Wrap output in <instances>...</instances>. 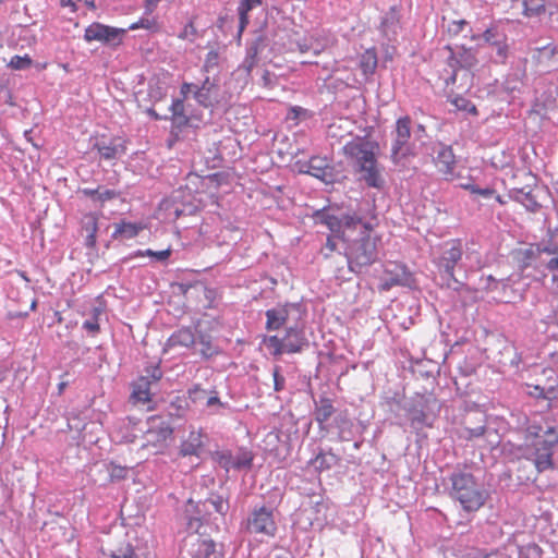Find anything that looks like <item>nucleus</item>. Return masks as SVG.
Segmentation results:
<instances>
[{
	"label": "nucleus",
	"instance_id": "f257e3e1",
	"mask_svg": "<svg viewBox=\"0 0 558 558\" xmlns=\"http://www.w3.org/2000/svg\"><path fill=\"white\" fill-rule=\"evenodd\" d=\"M527 435L533 438V452L527 460H531L535 466V472L525 473L527 465H521L518 469V480L521 483L535 482L537 475L547 470H553L554 448L558 444V426L531 425L527 428Z\"/></svg>",
	"mask_w": 558,
	"mask_h": 558
},
{
	"label": "nucleus",
	"instance_id": "f03ea898",
	"mask_svg": "<svg viewBox=\"0 0 558 558\" xmlns=\"http://www.w3.org/2000/svg\"><path fill=\"white\" fill-rule=\"evenodd\" d=\"M378 151L377 142L363 137L350 141L343 146V154L353 161L356 172L361 174V180L374 189H381L385 183L376 158Z\"/></svg>",
	"mask_w": 558,
	"mask_h": 558
},
{
	"label": "nucleus",
	"instance_id": "7ed1b4c3",
	"mask_svg": "<svg viewBox=\"0 0 558 558\" xmlns=\"http://www.w3.org/2000/svg\"><path fill=\"white\" fill-rule=\"evenodd\" d=\"M449 480V495L464 511L476 512L485 505L487 493L472 473L456 472Z\"/></svg>",
	"mask_w": 558,
	"mask_h": 558
},
{
	"label": "nucleus",
	"instance_id": "20e7f679",
	"mask_svg": "<svg viewBox=\"0 0 558 558\" xmlns=\"http://www.w3.org/2000/svg\"><path fill=\"white\" fill-rule=\"evenodd\" d=\"M363 228L359 239L353 240L347 248L345 257L349 268L359 271L362 267L369 266L377 259V244L379 239L374 236L368 223L362 221Z\"/></svg>",
	"mask_w": 558,
	"mask_h": 558
},
{
	"label": "nucleus",
	"instance_id": "39448f33",
	"mask_svg": "<svg viewBox=\"0 0 558 558\" xmlns=\"http://www.w3.org/2000/svg\"><path fill=\"white\" fill-rule=\"evenodd\" d=\"M147 426L143 436L142 447L153 454L163 453L172 440V427L159 415L150 416L147 421Z\"/></svg>",
	"mask_w": 558,
	"mask_h": 558
},
{
	"label": "nucleus",
	"instance_id": "423d86ee",
	"mask_svg": "<svg viewBox=\"0 0 558 558\" xmlns=\"http://www.w3.org/2000/svg\"><path fill=\"white\" fill-rule=\"evenodd\" d=\"M263 343L274 356H280L283 353L300 352L305 340L301 330L295 327H289L286 329L283 338H279L278 336H267L264 337Z\"/></svg>",
	"mask_w": 558,
	"mask_h": 558
},
{
	"label": "nucleus",
	"instance_id": "0eeeda50",
	"mask_svg": "<svg viewBox=\"0 0 558 558\" xmlns=\"http://www.w3.org/2000/svg\"><path fill=\"white\" fill-rule=\"evenodd\" d=\"M245 529L251 534L274 537L277 533L274 511L265 506L255 508L246 520Z\"/></svg>",
	"mask_w": 558,
	"mask_h": 558
},
{
	"label": "nucleus",
	"instance_id": "6e6552de",
	"mask_svg": "<svg viewBox=\"0 0 558 558\" xmlns=\"http://www.w3.org/2000/svg\"><path fill=\"white\" fill-rule=\"evenodd\" d=\"M411 125L412 120L409 116L401 117L396 122L391 145V160L395 163L412 154L410 149Z\"/></svg>",
	"mask_w": 558,
	"mask_h": 558
},
{
	"label": "nucleus",
	"instance_id": "1a4fd4ad",
	"mask_svg": "<svg viewBox=\"0 0 558 558\" xmlns=\"http://www.w3.org/2000/svg\"><path fill=\"white\" fill-rule=\"evenodd\" d=\"M126 31L125 28L112 27L94 22L85 28L84 39L87 43L99 41L106 45L118 46L122 44Z\"/></svg>",
	"mask_w": 558,
	"mask_h": 558
},
{
	"label": "nucleus",
	"instance_id": "9d476101",
	"mask_svg": "<svg viewBox=\"0 0 558 558\" xmlns=\"http://www.w3.org/2000/svg\"><path fill=\"white\" fill-rule=\"evenodd\" d=\"M316 218L327 226L332 233H342L343 240L345 230L355 229L359 225H362V219L360 217L345 215L342 218H339L327 210L317 211Z\"/></svg>",
	"mask_w": 558,
	"mask_h": 558
},
{
	"label": "nucleus",
	"instance_id": "9b49d317",
	"mask_svg": "<svg viewBox=\"0 0 558 558\" xmlns=\"http://www.w3.org/2000/svg\"><path fill=\"white\" fill-rule=\"evenodd\" d=\"M448 248L444 251L436 265L449 278L454 279L456 265L461 260L463 248L460 240H451L447 243Z\"/></svg>",
	"mask_w": 558,
	"mask_h": 558
},
{
	"label": "nucleus",
	"instance_id": "f8f14e48",
	"mask_svg": "<svg viewBox=\"0 0 558 558\" xmlns=\"http://www.w3.org/2000/svg\"><path fill=\"white\" fill-rule=\"evenodd\" d=\"M435 166L445 180L453 181L457 178V159L450 146L439 148L435 158Z\"/></svg>",
	"mask_w": 558,
	"mask_h": 558
},
{
	"label": "nucleus",
	"instance_id": "ddd939ff",
	"mask_svg": "<svg viewBox=\"0 0 558 558\" xmlns=\"http://www.w3.org/2000/svg\"><path fill=\"white\" fill-rule=\"evenodd\" d=\"M296 165L301 173H308L320 180H325L330 174L328 161L324 157L313 156L308 161H298Z\"/></svg>",
	"mask_w": 558,
	"mask_h": 558
},
{
	"label": "nucleus",
	"instance_id": "4468645a",
	"mask_svg": "<svg viewBox=\"0 0 558 558\" xmlns=\"http://www.w3.org/2000/svg\"><path fill=\"white\" fill-rule=\"evenodd\" d=\"M192 549L189 554L192 558H220L221 553L217 550L216 544L211 539H202L201 536H192Z\"/></svg>",
	"mask_w": 558,
	"mask_h": 558
},
{
	"label": "nucleus",
	"instance_id": "2eb2a0df",
	"mask_svg": "<svg viewBox=\"0 0 558 558\" xmlns=\"http://www.w3.org/2000/svg\"><path fill=\"white\" fill-rule=\"evenodd\" d=\"M99 217L95 213L85 214L81 220V232L85 239V246L95 250L97 244Z\"/></svg>",
	"mask_w": 558,
	"mask_h": 558
},
{
	"label": "nucleus",
	"instance_id": "dca6fc26",
	"mask_svg": "<svg viewBox=\"0 0 558 558\" xmlns=\"http://www.w3.org/2000/svg\"><path fill=\"white\" fill-rule=\"evenodd\" d=\"M189 399L193 403H202L205 404L207 408L213 407H223V403L220 401L218 397L217 390H210L207 391L206 389L202 388L201 385L196 384L192 388L187 390Z\"/></svg>",
	"mask_w": 558,
	"mask_h": 558
},
{
	"label": "nucleus",
	"instance_id": "f3484780",
	"mask_svg": "<svg viewBox=\"0 0 558 558\" xmlns=\"http://www.w3.org/2000/svg\"><path fill=\"white\" fill-rule=\"evenodd\" d=\"M204 448V434L201 430H192L181 442L180 454L183 457H199Z\"/></svg>",
	"mask_w": 558,
	"mask_h": 558
},
{
	"label": "nucleus",
	"instance_id": "a211bd4d",
	"mask_svg": "<svg viewBox=\"0 0 558 558\" xmlns=\"http://www.w3.org/2000/svg\"><path fill=\"white\" fill-rule=\"evenodd\" d=\"M292 306L289 304L279 305L277 307L267 310L266 315V325L265 328L268 331L278 330L283 327L288 320L289 312Z\"/></svg>",
	"mask_w": 558,
	"mask_h": 558
},
{
	"label": "nucleus",
	"instance_id": "6ab92c4d",
	"mask_svg": "<svg viewBox=\"0 0 558 558\" xmlns=\"http://www.w3.org/2000/svg\"><path fill=\"white\" fill-rule=\"evenodd\" d=\"M543 252H550L548 248H542L538 244H531L525 248H519L514 252V258L519 267L524 270L531 266L532 262L537 259Z\"/></svg>",
	"mask_w": 558,
	"mask_h": 558
},
{
	"label": "nucleus",
	"instance_id": "aec40b11",
	"mask_svg": "<svg viewBox=\"0 0 558 558\" xmlns=\"http://www.w3.org/2000/svg\"><path fill=\"white\" fill-rule=\"evenodd\" d=\"M94 148L99 153L101 158L112 160L125 153V146L118 138H112L109 142H97Z\"/></svg>",
	"mask_w": 558,
	"mask_h": 558
},
{
	"label": "nucleus",
	"instance_id": "412c9836",
	"mask_svg": "<svg viewBox=\"0 0 558 558\" xmlns=\"http://www.w3.org/2000/svg\"><path fill=\"white\" fill-rule=\"evenodd\" d=\"M146 225L143 222H131L126 220H121L114 223V231L112 233L113 239H133L140 234Z\"/></svg>",
	"mask_w": 558,
	"mask_h": 558
},
{
	"label": "nucleus",
	"instance_id": "4be33fe9",
	"mask_svg": "<svg viewBox=\"0 0 558 558\" xmlns=\"http://www.w3.org/2000/svg\"><path fill=\"white\" fill-rule=\"evenodd\" d=\"M216 90L215 83L210 82L209 77H206L201 87H196L194 97L201 106L206 108L215 107L218 105V100L213 97Z\"/></svg>",
	"mask_w": 558,
	"mask_h": 558
},
{
	"label": "nucleus",
	"instance_id": "5701e85b",
	"mask_svg": "<svg viewBox=\"0 0 558 558\" xmlns=\"http://www.w3.org/2000/svg\"><path fill=\"white\" fill-rule=\"evenodd\" d=\"M336 409L332 400L327 397H322L315 403L314 416L320 429H325V423L333 415Z\"/></svg>",
	"mask_w": 558,
	"mask_h": 558
},
{
	"label": "nucleus",
	"instance_id": "b1692460",
	"mask_svg": "<svg viewBox=\"0 0 558 558\" xmlns=\"http://www.w3.org/2000/svg\"><path fill=\"white\" fill-rule=\"evenodd\" d=\"M150 380L146 377H140L133 384V390L131 393V400L134 404L136 403H148L150 402Z\"/></svg>",
	"mask_w": 558,
	"mask_h": 558
},
{
	"label": "nucleus",
	"instance_id": "393cba45",
	"mask_svg": "<svg viewBox=\"0 0 558 558\" xmlns=\"http://www.w3.org/2000/svg\"><path fill=\"white\" fill-rule=\"evenodd\" d=\"M195 337L190 328H182L172 333L167 340L166 348L173 349L177 347L190 348L194 344Z\"/></svg>",
	"mask_w": 558,
	"mask_h": 558
},
{
	"label": "nucleus",
	"instance_id": "a878e982",
	"mask_svg": "<svg viewBox=\"0 0 558 558\" xmlns=\"http://www.w3.org/2000/svg\"><path fill=\"white\" fill-rule=\"evenodd\" d=\"M378 58L375 48L366 49L360 57L359 66L365 77L373 75L377 69Z\"/></svg>",
	"mask_w": 558,
	"mask_h": 558
},
{
	"label": "nucleus",
	"instance_id": "bb28decb",
	"mask_svg": "<svg viewBox=\"0 0 558 558\" xmlns=\"http://www.w3.org/2000/svg\"><path fill=\"white\" fill-rule=\"evenodd\" d=\"M263 4V0H241L238 7L239 13V28L240 33L244 31V28L250 23L248 13L253 9L260 7Z\"/></svg>",
	"mask_w": 558,
	"mask_h": 558
},
{
	"label": "nucleus",
	"instance_id": "cd10ccee",
	"mask_svg": "<svg viewBox=\"0 0 558 558\" xmlns=\"http://www.w3.org/2000/svg\"><path fill=\"white\" fill-rule=\"evenodd\" d=\"M400 17L399 12L395 7H391L381 20L380 28L385 36L390 34L396 35L399 27Z\"/></svg>",
	"mask_w": 558,
	"mask_h": 558
},
{
	"label": "nucleus",
	"instance_id": "c85d7f7f",
	"mask_svg": "<svg viewBox=\"0 0 558 558\" xmlns=\"http://www.w3.org/2000/svg\"><path fill=\"white\" fill-rule=\"evenodd\" d=\"M202 507V511H208L211 507L220 515H225L228 511V502L221 496H213L203 502L197 504V508Z\"/></svg>",
	"mask_w": 558,
	"mask_h": 558
},
{
	"label": "nucleus",
	"instance_id": "c756f323",
	"mask_svg": "<svg viewBox=\"0 0 558 558\" xmlns=\"http://www.w3.org/2000/svg\"><path fill=\"white\" fill-rule=\"evenodd\" d=\"M546 12V0H523V14L526 17H537Z\"/></svg>",
	"mask_w": 558,
	"mask_h": 558
},
{
	"label": "nucleus",
	"instance_id": "7c9ffc66",
	"mask_svg": "<svg viewBox=\"0 0 558 558\" xmlns=\"http://www.w3.org/2000/svg\"><path fill=\"white\" fill-rule=\"evenodd\" d=\"M475 63H476V59L470 50H463L459 54V58L452 56L449 59V65L451 68H454L456 65L459 64L461 68L469 70V69L473 68L475 65Z\"/></svg>",
	"mask_w": 558,
	"mask_h": 558
},
{
	"label": "nucleus",
	"instance_id": "2f4dec72",
	"mask_svg": "<svg viewBox=\"0 0 558 558\" xmlns=\"http://www.w3.org/2000/svg\"><path fill=\"white\" fill-rule=\"evenodd\" d=\"M211 458L226 471H229L232 468L234 469L233 456L229 450L215 451L211 453Z\"/></svg>",
	"mask_w": 558,
	"mask_h": 558
},
{
	"label": "nucleus",
	"instance_id": "473e14b6",
	"mask_svg": "<svg viewBox=\"0 0 558 558\" xmlns=\"http://www.w3.org/2000/svg\"><path fill=\"white\" fill-rule=\"evenodd\" d=\"M102 313V308L94 307L92 311V319L85 320L83 323V328L92 336L97 335L100 331V325L98 323V317Z\"/></svg>",
	"mask_w": 558,
	"mask_h": 558
},
{
	"label": "nucleus",
	"instance_id": "72a5a7b5",
	"mask_svg": "<svg viewBox=\"0 0 558 558\" xmlns=\"http://www.w3.org/2000/svg\"><path fill=\"white\" fill-rule=\"evenodd\" d=\"M450 102L460 111H465L473 116L477 114V109L474 104L462 96H454L450 99Z\"/></svg>",
	"mask_w": 558,
	"mask_h": 558
},
{
	"label": "nucleus",
	"instance_id": "f704fd0d",
	"mask_svg": "<svg viewBox=\"0 0 558 558\" xmlns=\"http://www.w3.org/2000/svg\"><path fill=\"white\" fill-rule=\"evenodd\" d=\"M108 473L111 482H118L128 477L129 469L116 463H110L108 465Z\"/></svg>",
	"mask_w": 558,
	"mask_h": 558
},
{
	"label": "nucleus",
	"instance_id": "c9c22d12",
	"mask_svg": "<svg viewBox=\"0 0 558 558\" xmlns=\"http://www.w3.org/2000/svg\"><path fill=\"white\" fill-rule=\"evenodd\" d=\"M253 453L248 450H243L233 457L234 469L247 468L250 469L253 463Z\"/></svg>",
	"mask_w": 558,
	"mask_h": 558
},
{
	"label": "nucleus",
	"instance_id": "e433bc0d",
	"mask_svg": "<svg viewBox=\"0 0 558 558\" xmlns=\"http://www.w3.org/2000/svg\"><path fill=\"white\" fill-rule=\"evenodd\" d=\"M518 198L529 210L535 211L541 207V204L536 201V195L533 190L526 193L520 192V196H518Z\"/></svg>",
	"mask_w": 558,
	"mask_h": 558
},
{
	"label": "nucleus",
	"instance_id": "4c0bfd02",
	"mask_svg": "<svg viewBox=\"0 0 558 558\" xmlns=\"http://www.w3.org/2000/svg\"><path fill=\"white\" fill-rule=\"evenodd\" d=\"M33 61L28 54L13 56L9 62V66L13 70H24L32 65Z\"/></svg>",
	"mask_w": 558,
	"mask_h": 558
},
{
	"label": "nucleus",
	"instance_id": "58836bf2",
	"mask_svg": "<svg viewBox=\"0 0 558 558\" xmlns=\"http://www.w3.org/2000/svg\"><path fill=\"white\" fill-rule=\"evenodd\" d=\"M462 187L472 194H477L482 197L489 198L496 194V191L490 187L481 189L474 184H463Z\"/></svg>",
	"mask_w": 558,
	"mask_h": 558
},
{
	"label": "nucleus",
	"instance_id": "ea45409f",
	"mask_svg": "<svg viewBox=\"0 0 558 558\" xmlns=\"http://www.w3.org/2000/svg\"><path fill=\"white\" fill-rule=\"evenodd\" d=\"M178 37L182 40L194 41L197 37V29L193 22H189L180 32Z\"/></svg>",
	"mask_w": 558,
	"mask_h": 558
},
{
	"label": "nucleus",
	"instance_id": "a19ab883",
	"mask_svg": "<svg viewBox=\"0 0 558 558\" xmlns=\"http://www.w3.org/2000/svg\"><path fill=\"white\" fill-rule=\"evenodd\" d=\"M305 117H307V110L302 107L294 106L289 109L287 120H291L294 122V125H298L300 119Z\"/></svg>",
	"mask_w": 558,
	"mask_h": 558
},
{
	"label": "nucleus",
	"instance_id": "79ce46f5",
	"mask_svg": "<svg viewBox=\"0 0 558 558\" xmlns=\"http://www.w3.org/2000/svg\"><path fill=\"white\" fill-rule=\"evenodd\" d=\"M206 521L205 517H190L187 520V531L194 534H199L203 522Z\"/></svg>",
	"mask_w": 558,
	"mask_h": 558
},
{
	"label": "nucleus",
	"instance_id": "37998d69",
	"mask_svg": "<svg viewBox=\"0 0 558 558\" xmlns=\"http://www.w3.org/2000/svg\"><path fill=\"white\" fill-rule=\"evenodd\" d=\"M110 558H138V556L134 548L131 545H128L124 549L112 551Z\"/></svg>",
	"mask_w": 558,
	"mask_h": 558
},
{
	"label": "nucleus",
	"instance_id": "c03bdc74",
	"mask_svg": "<svg viewBox=\"0 0 558 558\" xmlns=\"http://www.w3.org/2000/svg\"><path fill=\"white\" fill-rule=\"evenodd\" d=\"M336 238H337L336 235H330V236L327 238L326 244H325V246L322 250V253H323L325 258L330 257L331 254L333 252H336V250H337Z\"/></svg>",
	"mask_w": 558,
	"mask_h": 558
},
{
	"label": "nucleus",
	"instance_id": "a18cd8bd",
	"mask_svg": "<svg viewBox=\"0 0 558 558\" xmlns=\"http://www.w3.org/2000/svg\"><path fill=\"white\" fill-rule=\"evenodd\" d=\"M272 377H274V389L276 391L283 390L284 389L286 379L280 374V367L279 366H275L274 372H272Z\"/></svg>",
	"mask_w": 558,
	"mask_h": 558
},
{
	"label": "nucleus",
	"instance_id": "49530a36",
	"mask_svg": "<svg viewBox=\"0 0 558 558\" xmlns=\"http://www.w3.org/2000/svg\"><path fill=\"white\" fill-rule=\"evenodd\" d=\"M119 196V193L114 190L105 189L102 191L99 190L97 202L100 204L106 203L107 201L114 199Z\"/></svg>",
	"mask_w": 558,
	"mask_h": 558
},
{
	"label": "nucleus",
	"instance_id": "de8ad7c7",
	"mask_svg": "<svg viewBox=\"0 0 558 558\" xmlns=\"http://www.w3.org/2000/svg\"><path fill=\"white\" fill-rule=\"evenodd\" d=\"M184 100L183 99H175L173 100L171 105V112L174 117L178 118H184Z\"/></svg>",
	"mask_w": 558,
	"mask_h": 558
},
{
	"label": "nucleus",
	"instance_id": "09e8293b",
	"mask_svg": "<svg viewBox=\"0 0 558 558\" xmlns=\"http://www.w3.org/2000/svg\"><path fill=\"white\" fill-rule=\"evenodd\" d=\"M156 26V23L154 21H150L148 19H141L140 21L131 24L129 26V29L134 31L138 28H145V29H151Z\"/></svg>",
	"mask_w": 558,
	"mask_h": 558
},
{
	"label": "nucleus",
	"instance_id": "8fccbe9b",
	"mask_svg": "<svg viewBox=\"0 0 558 558\" xmlns=\"http://www.w3.org/2000/svg\"><path fill=\"white\" fill-rule=\"evenodd\" d=\"M485 433V428L483 426L476 428H466L463 433V437L468 440H472L474 438L483 436Z\"/></svg>",
	"mask_w": 558,
	"mask_h": 558
},
{
	"label": "nucleus",
	"instance_id": "3c124183",
	"mask_svg": "<svg viewBox=\"0 0 558 558\" xmlns=\"http://www.w3.org/2000/svg\"><path fill=\"white\" fill-rule=\"evenodd\" d=\"M426 421V414L423 411H413L411 415V424L414 427L423 425Z\"/></svg>",
	"mask_w": 558,
	"mask_h": 558
},
{
	"label": "nucleus",
	"instance_id": "603ef678",
	"mask_svg": "<svg viewBox=\"0 0 558 558\" xmlns=\"http://www.w3.org/2000/svg\"><path fill=\"white\" fill-rule=\"evenodd\" d=\"M474 558H511L508 554L502 550L496 549L487 554H481Z\"/></svg>",
	"mask_w": 558,
	"mask_h": 558
},
{
	"label": "nucleus",
	"instance_id": "864d4df0",
	"mask_svg": "<svg viewBox=\"0 0 558 558\" xmlns=\"http://www.w3.org/2000/svg\"><path fill=\"white\" fill-rule=\"evenodd\" d=\"M170 255H171V248L168 247L162 251H155L154 258H156L159 262H165L170 257Z\"/></svg>",
	"mask_w": 558,
	"mask_h": 558
},
{
	"label": "nucleus",
	"instance_id": "5fc2aeb1",
	"mask_svg": "<svg viewBox=\"0 0 558 558\" xmlns=\"http://www.w3.org/2000/svg\"><path fill=\"white\" fill-rule=\"evenodd\" d=\"M400 283V279L398 278H392L390 280H387V281H384L380 287H379V290L380 291H388L390 290L393 286H398Z\"/></svg>",
	"mask_w": 558,
	"mask_h": 558
},
{
	"label": "nucleus",
	"instance_id": "6e6d98bb",
	"mask_svg": "<svg viewBox=\"0 0 558 558\" xmlns=\"http://www.w3.org/2000/svg\"><path fill=\"white\" fill-rule=\"evenodd\" d=\"M217 59H218L217 52H215V51L208 52L206 60H205L204 68L207 70L209 66L216 64Z\"/></svg>",
	"mask_w": 558,
	"mask_h": 558
},
{
	"label": "nucleus",
	"instance_id": "4d7b16f0",
	"mask_svg": "<svg viewBox=\"0 0 558 558\" xmlns=\"http://www.w3.org/2000/svg\"><path fill=\"white\" fill-rule=\"evenodd\" d=\"M82 193L85 196L92 198L93 201H97L98 194H99V189H95V190L94 189H84V190H82Z\"/></svg>",
	"mask_w": 558,
	"mask_h": 558
},
{
	"label": "nucleus",
	"instance_id": "13d9d810",
	"mask_svg": "<svg viewBox=\"0 0 558 558\" xmlns=\"http://www.w3.org/2000/svg\"><path fill=\"white\" fill-rule=\"evenodd\" d=\"M194 85L191 84V83H183L181 85V89H180V93L183 97V100L187 97V95L192 92Z\"/></svg>",
	"mask_w": 558,
	"mask_h": 558
},
{
	"label": "nucleus",
	"instance_id": "bf43d9fd",
	"mask_svg": "<svg viewBox=\"0 0 558 558\" xmlns=\"http://www.w3.org/2000/svg\"><path fill=\"white\" fill-rule=\"evenodd\" d=\"M325 460H326V454L323 452L318 453L315 458V463H318V468L320 470L329 468V465L325 464Z\"/></svg>",
	"mask_w": 558,
	"mask_h": 558
},
{
	"label": "nucleus",
	"instance_id": "052dcab7",
	"mask_svg": "<svg viewBox=\"0 0 558 558\" xmlns=\"http://www.w3.org/2000/svg\"><path fill=\"white\" fill-rule=\"evenodd\" d=\"M546 268L550 271V272H557L558 271V257H555V258H551L547 265H546Z\"/></svg>",
	"mask_w": 558,
	"mask_h": 558
},
{
	"label": "nucleus",
	"instance_id": "680f3d73",
	"mask_svg": "<svg viewBox=\"0 0 558 558\" xmlns=\"http://www.w3.org/2000/svg\"><path fill=\"white\" fill-rule=\"evenodd\" d=\"M549 360L553 366L558 369V350H555L549 354Z\"/></svg>",
	"mask_w": 558,
	"mask_h": 558
},
{
	"label": "nucleus",
	"instance_id": "e2e57ef3",
	"mask_svg": "<svg viewBox=\"0 0 558 558\" xmlns=\"http://www.w3.org/2000/svg\"><path fill=\"white\" fill-rule=\"evenodd\" d=\"M61 7H70L73 12L77 10L76 4L73 0H60Z\"/></svg>",
	"mask_w": 558,
	"mask_h": 558
},
{
	"label": "nucleus",
	"instance_id": "0e129e2a",
	"mask_svg": "<svg viewBox=\"0 0 558 558\" xmlns=\"http://www.w3.org/2000/svg\"><path fill=\"white\" fill-rule=\"evenodd\" d=\"M551 284L554 292L558 294V271L553 274Z\"/></svg>",
	"mask_w": 558,
	"mask_h": 558
},
{
	"label": "nucleus",
	"instance_id": "69168bd1",
	"mask_svg": "<svg viewBox=\"0 0 558 558\" xmlns=\"http://www.w3.org/2000/svg\"><path fill=\"white\" fill-rule=\"evenodd\" d=\"M154 254H155V251H153L150 248L136 252V256H140V257H144V256L154 257Z\"/></svg>",
	"mask_w": 558,
	"mask_h": 558
},
{
	"label": "nucleus",
	"instance_id": "338daca9",
	"mask_svg": "<svg viewBox=\"0 0 558 558\" xmlns=\"http://www.w3.org/2000/svg\"><path fill=\"white\" fill-rule=\"evenodd\" d=\"M457 81V71L454 70L453 73L446 78V84L449 85V84H454Z\"/></svg>",
	"mask_w": 558,
	"mask_h": 558
},
{
	"label": "nucleus",
	"instance_id": "774afa93",
	"mask_svg": "<svg viewBox=\"0 0 558 558\" xmlns=\"http://www.w3.org/2000/svg\"><path fill=\"white\" fill-rule=\"evenodd\" d=\"M263 80L265 82V85L266 86H269L270 85V73L268 71H266L263 75Z\"/></svg>",
	"mask_w": 558,
	"mask_h": 558
}]
</instances>
